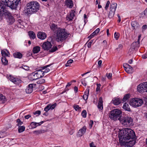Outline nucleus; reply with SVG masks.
<instances>
[{"label": "nucleus", "mask_w": 147, "mask_h": 147, "mask_svg": "<svg viewBox=\"0 0 147 147\" xmlns=\"http://www.w3.org/2000/svg\"><path fill=\"white\" fill-rule=\"evenodd\" d=\"M131 25L133 29H138L140 26L138 22L136 21H132L131 23Z\"/></svg>", "instance_id": "412c9836"}, {"label": "nucleus", "mask_w": 147, "mask_h": 147, "mask_svg": "<svg viewBox=\"0 0 147 147\" xmlns=\"http://www.w3.org/2000/svg\"><path fill=\"white\" fill-rule=\"evenodd\" d=\"M147 28V26L146 25H144L142 27V31H143L144 30H145Z\"/></svg>", "instance_id": "13d9d810"}, {"label": "nucleus", "mask_w": 147, "mask_h": 147, "mask_svg": "<svg viewBox=\"0 0 147 147\" xmlns=\"http://www.w3.org/2000/svg\"><path fill=\"white\" fill-rule=\"evenodd\" d=\"M123 67L126 71L128 73H131L134 71L133 68L127 63L124 64Z\"/></svg>", "instance_id": "1a4fd4ad"}, {"label": "nucleus", "mask_w": 147, "mask_h": 147, "mask_svg": "<svg viewBox=\"0 0 147 147\" xmlns=\"http://www.w3.org/2000/svg\"><path fill=\"white\" fill-rule=\"evenodd\" d=\"M16 122L18 123L17 125L18 127L21 126V125L23 124V122L21 121L19 119H18L16 120Z\"/></svg>", "instance_id": "e433bc0d"}, {"label": "nucleus", "mask_w": 147, "mask_h": 147, "mask_svg": "<svg viewBox=\"0 0 147 147\" xmlns=\"http://www.w3.org/2000/svg\"><path fill=\"white\" fill-rule=\"evenodd\" d=\"M38 37L41 40L45 39L46 36V34L44 32H38L37 34Z\"/></svg>", "instance_id": "4468645a"}, {"label": "nucleus", "mask_w": 147, "mask_h": 147, "mask_svg": "<svg viewBox=\"0 0 147 147\" xmlns=\"http://www.w3.org/2000/svg\"><path fill=\"white\" fill-rule=\"evenodd\" d=\"M13 55L14 57L16 58L21 59L22 57V54L20 52H15L14 53Z\"/></svg>", "instance_id": "bb28decb"}, {"label": "nucleus", "mask_w": 147, "mask_h": 147, "mask_svg": "<svg viewBox=\"0 0 147 147\" xmlns=\"http://www.w3.org/2000/svg\"><path fill=\"white\" fill-rule=\"evenodd\" d=\"M119 121L122 125L125 127L132 126L133 125V119L128 116H122Z\"/></svg>", "instance_id": "39448f33"}, {"label": "nucleus", "mask_w": 147, "mask_h": 147, "mask_svg": "<svg viewBox=\"0 0 147 147\" xmlns=\"http://www.w3.org/2000/svg\"><path fill=\"white\" fill-rule=\"evenodd\" d=\"M29 36L31 39H34L36 38V36L34 32L32 31H30L28 32Z\"/></svg>", "instance_id": "cd10ccee"}, {"label": "nucleus", "mask_w": 147, "mask_h": 147, "mask_svg": "<svg viewBox=\"0 0 147 147\" xmlns=\"http://www.w3.org/2000/svg\"><path fill=\"white\" fill-rule=\"evenodd\" d=\"M50 28L53 32L54 35L56 36L57 41H63L65 40L69 35L65 29L59 27L54 24H52Z\"/></svg>", "instance_id": "7ed1b4c3"}, {"label": "nucleus", "mask_w": 147, "mask_h": 147, "mask_svg": "<svg viewBox=\"0 0 147 147\" xmlns=\"http://www.w3.org/2000/svg\"><path fill=\"white\" fill-rule=\"evenodd\" d=\"M25 129V127L24 126H21L18 127V132L19 133H20L24 131Z\"/></svg>", "instance_id": "72a5a7b5"}, {"label": "nucleus", "mask_w": 147, "mask_h": 147, "mask_svg": "<svg viewBox=\"0 0 147 147\" xmlns=\"http://www.w3.org/2000/svg\"><path fill=\"white\" fill-rule=\"evenodd\" d=\"M73 61V60L72 59H69L68 60L67 63L65 64V66L66 67H68L70 65H69V64H70L72 63Z\"/></svg>", "instance_id": "37998d69"}, {"label": "nucleus", "mask_w": 147, "mask_h": 147, "mask_svg": "<svg viewBox=\"0 0 147 147\" xmlns=\"http://www.w3.org/2000/svg\"><path fill=\"white\" fill-rule=\"evenodd\" d=\"M49 106L50 109L53 110L55 108L57 105V104L56 103H55L52 105L49 104Z\"/></svg>", "instance_id": "ea45409f"}, {"label": "nucleus", "mask_w": 147, "mask_h": 147, "mask_svg": "<svg viewBox=\"0 0 147 147\" xmlns=\"http://www.w3.org/2000/svg\"><path fill=\"white\" fill-rule=\"evenodd\" d=\"M41 111H37L36 112L34 113V114L35 115L36 114H38V115H40V114Z\"/></svg>", "instance_id": "bf43d9fd"}, {"label": "nucleus", "mask_w": 147, "mask_h": 147, "mask_svg": "<svg viewBox=\"0 0 147 147\" xmlns=\"http://www.w3.org/2000/svg\"><path fill=\"white\" fill-rule=\"evenodd\" d=\"M123 108L126 111H131V109L130 108L129 105L127 103H125L124 104L123 106Z\"/></svg>", "instance_id": "7c9ffc66"}, {"label": "nucleus", "mask_w": 147, "mask_h": 147, "mask_svg": "<svg viewBox=\"0 0 147 147\" xmlns=\"http://www.w3.org/2000/svg\"><path fill=\"white\" fill-rule=\"evenodd\" d=\"M20 1V0H13L12 1H6L7 4L5 2L0 3V17L4 15L6 18L9 16L11 14L5 9L6 6L10 7L12 9H16Z\"/></svg>", "instance_id": "f03ea898"}, {"label": "nucleus", "mask_w": 147, "mask_h": 147, "mask_svg": "<svg viewBox=\"0 0 147 147\" xmlns=\"http://www.w3.org/2000/svg\"><path fill=\"white\" fill-rule=\"evenodd\" d=\"M35 84H29L26 89V91L27 93H31L33 91V88Z\"/></svg>", "instance_id": "9b49d317"}, {"label": "nucleus", "mask_w": 147, "mask_h": 147, "mask_svg": "<svg viewBox=\"0 0 147 147\" xmlns=\"http://www.w3.org/2000/svg\"><path fill=\"white\" fill-rule=\"evenodd\" d=\"M102 63V61L101 60H99L98 61V65L99 66H100L101 65Z\"/></svg>", "instance_id": "69168bd1"}, {"label": "nucleus", "mask_w": 147, "mask_h": 147, "mask_svg": "<svg viewBox=\"0 0 147 147\" xmlns=\"http://www.w3.org/2000/svg\"><path fill=\"white\" fill-rule=\"evenodd\" d=\"M35 72L38 78L42 77L44 75V72L41 69H39L35 71Z\"/></svg>", "instance_id": "f3484780"}, {"label": "nucleus", "mask_w": 147, "mask_h": 147, "mask_svg": "<svg viewBox=\"0 0 147 147\" xmlns=\"http://www.w3.org/2000/svg\"><path fill=\"white\" fill-rule=\"evenodd\" d=\"M86 126H84L82 128L80 129L78 132L79 136H81L86 132Z\"/></svg>", "instance_id": "dca6fc26"}, {"label": "nucleus", "mask_w": 147, "mask_h": 147, "mask_svg": "<svg viewBox=\"0 0 147 147\" xmlns=\"http://www.w3.org/2000/svg\"><path fill=\"white\" fill-rule=\"evenodd\" d=\"M37 123L32 122L30 124V126L32 127V128H34L37 127Z\"/></svg>", "instance_id": "4c0bfd02"}, {"label": "nucleus", "mask_w": 147, "mask_h": 147, "mask_svg": "<svg viewBox=\"0 0 147 147\" xmlns=\"http://www.w3.org/2000/svg\"><path fill=\"white\" fill-rule=\"evenodd\" d=\"M117 6V4L116 3H112L111 5L110 10L115 11Z\"/></svg>", "instance_id": "c756f323"}, {"label": "nucleus", "mask_w": 147, "mask_h": 147, "mask_svg": "<svg viewBox=\"0 0 147 147\" xmlns=\"http://www.w3.org/2000/svg\"><path fill=\"white\" fill-rule=\"evenodd\" d=\"M97 107L99 109L102 110L103 108L102 98V97H100L99 98Z\"/></svg>", "instance_id": "6ab92c4d"}, {"label": "nucleus", "mask_w": 147, "mask_h": 147, "mask_svg": "<svg viewBox=\"0 0 147 147\" xmlns=\"http://www.w3.org/2000/svg\"><path fill=\"white\" fill-rule=\"evenodd\" d=\"M45 82V80L44 79H41L39 80L36 82L38 84H41Z\"/></svg>", "instance_id": "58836bf2"}, {"label": "nucleus", "mask_w": 147, "mask_h": 147, "mask_svg": "<svg viewBox=\"0 0 147 147\" xmlns=\"http://www.w3.org/2000/svg\"><path fill=\"white\" fill-rule=\"evenodd\" d=\"M40 5L37 1H31L27 4L26 9L24 10L25 14H31L37 11L39 9Z\"/></svg>", "instance_id": "20e7f679"}, {"label": "nucleus", "mask_w": 147, "mask_h": 147, "mask_svg": "<svg viewBox=\"0 0 147 147\" xmlns=\"http://www.w3.org/2000/svg\"><path fill=\"white\" fill-rule=\"evenodd\" d=\"M86 111L85 110H83L81 113L82 116L84 118H86Z\"/></svg>", "instance_id": "79ce46f5"}, {"label": "nucleus", "mask_w": 147, "mask_h": 147, "mask_svg": "<svg viewBox=\"0 0 147 147\" xmlns=\"http://www.w3.org/2000/svg\"><path fill=\"white\" fill-rule=\"evenodd\" d=\"M95 35H96L93 32L90 36L88 37V38L90 39L93 38Z\"/></svg>", "instance_id": "5fc2aeb1"}, {"label": "nucleus", "mask_w": 147, "mask_h": 147, "mask_svg": "<svg viewBox=\"0 0 147 147\" xmlns=\"http://www.w3.org/2000/svg\"><path fill=\"white\" fill-rule=\"evenodd\" d=\"M31 117L30 115H28L25 116V118L26 119H28L29 118Z\"/></svg>", "instance_id": "e2e57ef3"}, {"label": "nucleus", "mask_w": 147, "mask_h": 147, "mask_svg": "<svg viewBox=\"0 0 147 147\" xmlns=\"http://www.w3.org/2000/svg\"><path fill=\"white\" fill-rule=\"evenodd\" d=\"M143 103V100L138 98L132 99L129 102L130 105L133 107H138L141 106Z\"/></svg>", "instance_id": "0eeeda50"}, {"label": "nucleus", "mask_w": 147, "mask_h": 147, "mask_svg": "<svg viewBox=\"0 0 147 147\" xmlns=\"http://www.w3.org/2000/svg\"><path fill=\"white\" fill-rule=\"evenodd\" d=\"M81 82L82 84L84 86H86V83L85 80V78L81 80Z\"/></svg>", "instance_id": "09e8293b"}, {"label": "nucleus", "mask_w": 147, "mask_h": 147, "mask_svg": "<svg viewBox=\"0 0 147 147\" xmlns=\"http://www.w3.org/2000/svg\"><path fill=\"white\" fill-rule=\"evenodd\" d=\"M106 75L109 79H110L112 77V74L111 73L107 74Z\"/></svg>", "instance_id": "3c124183"}, {"label": "nucleus", "mask_w": 147, "mask_h": 147, "mask_svg": "<svg viewBox=\"0 0 147 147\" xmlns=\"http://www.w3.org/2000/svg\"><path fill=\"white\" fill-rule=\"evenodd\" d=\"M50 109V108L49 107V105H47L44 109V111H45L46 112H48Z\"/></svg>", "instance_id": "603ef678"}, {"label": "nucleus", "mask_w": 147, "mask_h": 147, "mask_svg": "<svg viewBox=\"0 0 147 147\" xmlns=\"http://www.w3.org/2000/svg\"><path fill=\"white\" fill-rule=\"evenodd\" d=\"M122 102V100L119 98H114L112 100V102L115 105H118L120 104Z\"/></svg>", "instance_id": "2eb2a0df"}, {"label": "nucleus", "mask_w": 147, "mask_h": 147, "mask_svg": "<svg viewBox=\"0 0 147 147\" xmlns=\"http://www.w3.org/2000/svg\"><path fill=\"white\" fill-rule=\"evenodd\" d=\"M22 67L23 69L26 70H28L29 69V67L26 66H23Z\"/></svg>", "instance_id": "052dcab7"}, {"label": "nucleus", "mask_w": 147, "mask_h": 147, "mask_svg": "<svg viewBox=\"0 0 147 147\" xmlns=\"http://www.w3.org/2000/svg\"><path fill=\"white\" fill-rule=\"evenodd\" d=\"M1 53L3 57L5 56L9 57L10 54L9 51L6 49L3 50L1 51Z\"/></svg>", "instance_id": "393cba45"}, {"label": "nucleus", "mask_w": 147, "mask_h": 147, "mask_svg": "<svg viewBox=\"0 0 147 147\" xmlns=\"http://www.w3.org/2000/svg\"><path fill=\"white\" fill-rule=\"evenodd\" d=\"M101 86V84H97V88L96 89V92H98L100 91V88Z\"/></svg>", "instance_id": "c03bdc74"}, {"label": "nucleus", "mask_w": 147, "mask_h": 147, "mask_svg": "<svg viewBox=\"0 0 147 147\" xmlns=\"http://www.w3.org/2000/svg\"><path fill=\"white\" fill-rule=\"evenodd\" d=\"M51 65V64H50L49 65H47L43 67H41V69L42 70H44L45 69L44 71H43V72H44V73H47L49 72L50 69L49 68H47L48 67L50 66Z\"/></svg>", "instance_id": "b1692460"}, {"label": "nucleus", "mask_w": 147, "mask_h": 147, "mask_svg": "<svg viewBox=\"0 0 147 147\" xmlns=\"http://www.w3.org/2000/svg\"><path fill=\"white\" fill-rule=\"evenodd\" d=\"M5 99V97L2 94H0V100L4 101Z\"/></svg>", "instance_id": "de8ad7c7"}, {"label": "nucleus", "mask_w": 147, "mask_h": 147, "mask_svg": "<svg viewBox=\"0 0 147 147\" xmlns=\"http://www.w3.org/2000/svg\"><path fill=\"white\" fill-rule=\"evenodd\" d=\"M74 107L76 111H77L78 110H80L81 109V108L78 105H75Z\"/></svg>", "instance_id": "8fccbe9b"}, {"label": "nucleus", "mask_w": 147, "mask_h": 147, "mask_svg": "<svg viewBox=\"0 0 147 147\" xmlns=\"http://www.w3.org/2000/svg\"><path fill=\"white\" fill-rule=\"evenodd\" d=\"M65 3L66 5L70 8H71L73 6V2L72 0H66Z\"/></svg>", "instance_id": "5701e85b"}, {"label": "nucleus", "mask_w": 147, "mask_h": 147, "mask_svg": "<svg viewBox=\"0 0 147 147\" xmlns=\"http://www.w3.org/2000/svg\"><path fill=\"white\" fill-rule=\"evenodd\" d=\"M143 13L144 15L147 16V8L144 11Z\"/></svg>", "instance_id": "774afa93"}, {"label": "nucleus", "mask_w": 147, "mask_h": 147, "mask_svg": "<svg viewBox=\"0 0 147 147\" xmlns=\"http://www.w3.org/2000/svg\"><path fill=\"white\" fill-rule=\"evenodd\" d=\"M142 58L143 59H145L147 58V55L146 54L142 55Z\"/></svg>", "instance_id": "338daca9"}, {"label": "nucleus", "mask_w": 147, "mask_h": 147, "mask_svg": "<svg viewBox=\"0 0 147 147\" xmlns=\"http://www.w3.org/2000/svg\"><path fill=\"white\" fill-rule=\"evenodd\" d=\"M7 22L10 25L12 24L15 22V20L11 15L7 17Z\"/></svg>", "instance_id": "a211bd4d"}, {"label": "nucleus", "mask_w": 147, "mask_h": 147, "mask_svg": "<svg viewBox=\"0 0 147 147\" xmlns=\"http://www.w3.org/2000/svg\"><path fill=\"white\" fill-rule=\"evenodd\" d=\"M140 46V43L137 41L133 42L131 45V47L134 50L138 48Z\"/></svg>", "instance_id": "4be33fe9"}, {"label": "nucleus", "mask_w": 147, "mask_h": 147, "mask_svg": "<svg viewBox=\"0 0 147 147\" xmlns=\"http://www.w3.org/2000/svg\"><path fill=\"white\" fill-rule=\"evenodd\" d=\"M135 136L133 130L130 129L125 128L119 134V142L122 145L131 147L135 144L136 141L134 139Z\"/></svg>", "instance_id": "f257e3e1"}, {"label": "nucleus", "mask_w": 147, "mask_h": 147, "mask_svg": "<svg viewBox=\"0 0 147 147\" xmlns=\"http://www.w3.org/2000/svg\"><path fill=\"white\" fill-rule=\"evenodd\" d=\"M40 51V47L38 46H35L33 48L32 51L34 54L38 53Z\"/></svg>", "instance_id": "c85d7f7f"}, {"label": "nucleus", "mask_w": 147, "mask_h": 147, "mask_svg": "<svg viewBox=\"0 0 147 147\" xmlns=\"http://www.w3.org/2000/svg\"><path fill=\"white\" fill-rule=\"evenodd\" d=\"M144 86V88L145 89V90H147V82H144L142 83Z\"/></svg>", "instance_id": "864d4df0"}, {"label": "nucleus", "mask_w": 147, "mask_h": 147, "mask_svg": "<svg viewBox=\"0 0 147 147\" xmlns=\"http://www.w3.org/2000/svg\"><path fill=\"white\" fill-rule=\"evenodd\" d=\"M6 136V133L4 132H0V138H3Z\"/></svg>", "instance_id": "a18cd8bd"}, {"label": "nucleus", "mask_w": 147, "mask_h": 147, "mask_svg": "<svg viewBox=\"0 0 147 147\" xmlns=\"http://www.w3.org/2000/svg\"><path fill=\"white\" fill-rule=\"evenodd\" d=\"M89 88L86 89V90L84 92L83 98L84 100H86L88 98V95L89 93Z\"/></svg>", "instance_id": "a878e982"}, {"label": "nucleus", "mask_w": 147, "mask_h": 147, "mask_svg": "<svg viewBox=\"0 0 147 147\" xmlns=\"http://www.w3.org/2000/svg\"><path fill=\"white\" fill-rule=\"evenodd\" d=\"M115 13V11L110 10L108 15L109 18H113L114 15Z\"/></svg>", "instance_id": "c9c22d12"}, {"label": "nucleus", "mask_w": 147, "mask_h": 147, "mask_svg": "<svg viewBox=\"0 0 147 147\" xmlns=\"http://www.w3.org/2000/svg\"><path fill=\"white\" fill-rule=\"evenodd\" d=\"M75 11L74 10H71L69 14L66 17L67 20L69 21L72 20L74 17L75 16Z\"/></svg>", "instance_id": "f8f14e48"}, {"label": "nucleus", "mask_w": 147, "mask_h": 147, "mask_svg": "<svg viewBox=\"0 0 147 147\" xmlns=\"http://www.w3.org/2000/svg\"><path fill=\"white\" fill-rule=\"evenodd\" d=\"M28 78L31 80H33L38 79L35 71L30 74L28 76Z\"/></svg>", "instance_id": "ddd939ff"}, {"label": "nucleus", "mask_w": 147, "mask_h": 147, "mask_svg": "<svg viewBox=\"0 0 147 147\" xmlns=\"http://www.w3.org/2000/svg\"><path fill=\"white\" fill-rule=\"evenodd\" d=\"M45 131L44 130H35L33 131L34 133H35L36 135H38L39 134L43 133H45Z\"/></svg>", "instance_id": "473e14b6"}, {"label": "nucleus", "mask_w": 147, "mask_h": 147, "mask_svg": "<svg viewBox=\"0 0 147 147\" xmlns=\"http://www.w3.org/2000/svg\"><path fill=\"white\" fill-rule=\"evenodd\" d=\"M130 94H126L123 97L122 101L123 102H125L129 98Z\"/></svg>", "instance_id": "f704fd0d"}, {"label": "nucleus", "mask_w": 147, "mask_h": 147, "mask_svg": "<svg viewBox=\"0 0 147 147\" xmlns=\"http://www.w3.org/2000/svg\"><path fill=\"white\" fill-rule=\"evenodd\" d=\"M122 112L118 109H115L111 111L110 113L109 117L110 118L114 121L120 120L122 117Z\"/></svg>", "instance_id": "423d86ee"}, {"label": "nucleus", "mask_w": 147, "mask_h": 147, "mask_svg": "<svg viewBox=\"0 0 147 147\" xmlns=\"http://www.w3.org/2000/svg\"><path fill=\"white\" fill-rule=\"evenodd\" d=\"M90 147H96L94 143L93 142H92L90 144Z\"/></svg>", "instance_id": "0e129e2a"}, {"label": "nucleus", "mask_w": 147, "mask_h": 147, "mask_svg": "<svg viewBox=\"0 0 147 147\" xmlns=\"http://www.w3.org/2000/svg\"><path fill=\"white\" fill-rule=\"evenodd\" d=\"M1 61L4 65H6L7 64L8 61L5 57H3L1 59Z\"/></svg>", "instance_id": "2f4dec72"}, {"label": "nucleus", "mask_w": 147, "mask_h": 147, "mask_svg": "<svg viewBox=\"0 0 147 147\" xmlns=\"http://www.w3.org/2000/svg\"><path fill=\"white\" fill-rule=\"evenodd\" d=\"M93 124V121L92 120L90 121L89 123V126L90 128H91L92 127V125Z\"/></svg>", "instance_id": "680f3d73"}, {"label": "nucleus", "mask_w": 147, "mask_h": 147, "mask_svg": "<svg viewBox=\"0 0 147 147\" xmlns=\"http://www.w3.org/2000/svg\"><path fill=\"white\" fill-rule=\"evenodd\" d=\"M119 36V34L118 33L115 32L114 34V37L116 40L118 39Z\"/></svg>", "instance_id": "49530a36"}, {"label": "nucleus", "mask_w": 147, "mask_h": 147, "mask_svg": "<svg viewBox=\"0 0 147 147\" xmlns=\"http://www.w3.org/2000/svg\"><path fill=\"white\" fill-rule=\"evenodd\" d=\"M51 43L48 41L45 42L42 45V48L45 50H48L52 47Z\"/></svg>", "instance_id": "9d476101"}, {"label": "nucleus", "mask_w": 147, "mask_h": 147, "mask_svg": "<svg viewBox=\"0 0 147 147\" xmlns=\"http://www.w3.org/2000/svg\"><path fill=\"white\" fill-rule=\"evenodd\" d=\"M9 79L10 81L16 85H19L22 82V80L20 79L11 76L9 77Z\"/></svg>", "instance_id": "6e6552de"}, {"label": "nucleus", "mask_w": 147, "mask_h": 147, "mask_svg": "<svg viewBox=\"0 0 147 147\" xmlns=\"http://www.w3.org/2000/svg\"><path fill=\"white\" fill-rule=\"evenodd\" d=\"M100 29L99 28H97L95 31H94L93 33L96 35L99 32Z\"/></svg>", "instance_id": "4d7b16f0"}, {"label": "nucleus", "mask_w": 147, "mask_h": 147, "mask_svg": "<svg viewBox=\"0 0 147 147\" xmlns=\"http://www.w3.org/2000/svg\"><path fill=\"white\" fill-rule=\"evenodd\" d=\"M110 3V1H108L107 2V3L105 6V9L106 10H107V9L108 7H109Z\"/></svg>", "instance_id": "6e6d98bb"}, {"label": "nucleus", "mask_w": 147, "mask_h": 147, "mask_svg": "<svg viewBox=\"0 0 147 147\" xmlns=\"http://www.w3.org/2000/svg\"><path fill=\"white\" fill-rule=\"evenodd\" d=\"M57 49H58L57 47H53L51 50H49V52H53L57 51Z\"/></svg>", "instance_id": "a19ab883"}, {"label": "nucleus", "mask_w": 147, "mask_h": 147, "mask_svg": "<svg viewBox=\"0 0 147 147\" xmlns=\"http://www.w3.org/2000/svg\"><path fill=\"white\" fill-rule=\"evenodd\" d=\"M137 89L138 91L140 92H145V89L144 88V86L142 83H141L138 86Z\"/></svg>", "instance_id": "aec40b11"}]
</instances>
